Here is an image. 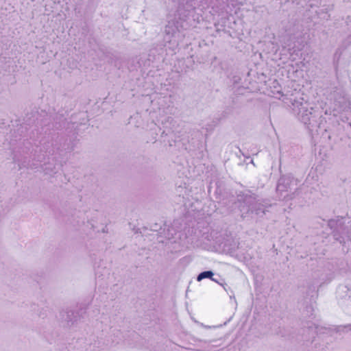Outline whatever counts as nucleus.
Wrapping results in <instances>:
<instances>
[{"label": "nucleus", "mask_w": 351, "mask_h": 351, "mask_svg": "<svg viewBox=\"0 0 351 351\" xmlns=\"http://www.w3.org/2000/svg\"><path fill=\"white\" fill-rule=\"evenodd\" d=\"M193 10L194 8L189 2H186L185 5L180 4L173 19L168 21L165 26L164 40L169 43L168 47L172 51L178 48L184 37L182 31L188 28L187 21Z\"/></svg>", "instance_id": "3"}, {"label": "nucleus", "mask_w": 351, "mask_h": 351, "mask_svg": "<svg viewBox=\"0 0 351 351\" xmlns=\"http://www.w3.org/2000/svg\"><path fill=\"white\" fill-rule=\"evenodd\" d=\"M197 342L199 343L198 346L201 348L203 351H215L217 347L214 343L217 342L216 340L213 341H205L202 339H198Z\"/></svg>", "instance_id": "8"}, {"label": "nucleus", "mask_w": 351, "mask_h": 351, "mask_svg": "<svg viewBox=\"0 0 351 351\" xmlns=\"http://www.w3.org/2000/svg\"><path fill=\"white\" fill-rule=\"evenodd\" d=\"M86 313V308L82 305L67 308L60 312V320L64 327L70 328L84 319Z\"/></svg>", "instance_id": "5"}, {"label": "nucleus", "mask_w": 351, "mask_h": 351, "mask_svg": "<svg viewBox=\"0 0 351 351\" xmlns=\"http://www.w3.org/2000/svg\"><path fill=\"white\" fill-rule=\"evenodd\" d=\"M165 228L162 231V227H160V232L158 233V242L164 243L163 238L170 240L173 238V236L176 234V230L171 226H167L165 223L164 224Z\"/></svg>", "instance_id": "7"}, {"label": "nucleus", "mask_w": 351, "mask_h": 351, "mask_svg": "<svg viewBox=\"0 0 351 351\" xmlns=\"http://www.w3.org/2000/svg\"><path fill=\"white\" fill-rule=\"evenodd\" d=\"M215 276V274L213 271L211 270H208V271H204L202 272H200L197 276V280L198 282H200L202 281L203 279H205V278H209V279H213V277Z\"/></svg>", "instance_id": "11"}, {"label": "nucleus", "mask_w": 351, "mask_h": 351, "mask_svg": "<svg viewBox=\"0 0 351 351\" xmlns=\"http://www.w3.org/2000/svg\"><path fill=\"white\" fill-rule=\"evenodd\" d=\"M158 225L157 223H155L154 226H152L151 227V229L154 231H158V232H160V230H158ZM159 227H161L160 226H159Z\"/></svg>", "instance_id": "14"}, {"label": "nucleus", "mask_w": 351, "mask_h": 351, "mask_svg": "<svg viewBox=\"0 0 351 351\" xmlns=\"http://www.w3.org/2000/svg\"><path fill=\"white\" fill-rule=\"evenodd\" d=\"M63 148H64L65 150H69V151H71V150H73V145H67V147H65V146L64 145Z\"/></svg>", "instance_id": "15"}, {"label": "nucleus", "mask_w": 351, "mask_h": 351, "mask_svg": "<svg viewBox=\"0 0 351 351\" xmlns=\"http://www.w3.org/2000/svg\"><path fill=\"white\" fill-rule=\"evenodd\" d=\"M66 119L63 116H60L59 121H56L55 127L56 129L62 128L65 124Z\"/></svg>", "instance_id": "13"}, {"label": "nucleus", "mask_w": 351, "mask_h": 351, "mask_svg": "<svg viewBox=\"0 0 351 351\" xmlns=\"http://www.w3.org/2000/svg\"><path fill=\"white\" fill-rule=\"evenodd\" d=\"M215 198L219 206L226 208V212L232 213L240 208L241 203L239 196H235L227 191L222 180H218L215 182Z\"/></svg>", "instance_id": "4"}, {"label": "nucleus", "mask_w": 351, "mask_h": 351, "mask_svg": "<svg viewBox=\"0 0 351 351\" xmlns=\"http://www.w3.org/2000/svg\"><path fill=\"white\" fill-rule=\"evenodd\" d=\"M197 237L202 241L211 242L214 248L222 251L232 256L238 258L240 255L239 243L230 238L226 230L219 226H210L204 221H199L197 225Z\"/></svg>", "instance_id": "2"}, {"label": "nucleus", "mask_w": 351, "mask_h": 351, "mask_svg": "<svg viewBox=\"0 0 351 351\" xmlns=\"http://www.w3.org/2000/svg\"><path fill=\"white\" fill-rule=\"evenodd\" d=\"M29 129L30 132L26 124L21 125L12 134L15 138L11 139L12 145H14V142L19 141L18 149L15 148L13 151V160L18 164L19 169H36L45 158V155H36V151L34 149L33 143L37 141L38 132L35 128Z\"/></svg>", "instance_id": "1"}, {"label": "nucleus", "mask_w": 351, "mask_h": 351, "mask_svg": "<svg viewBox=\"0 0 351 351\" xmlns=\"http://www.w3.org/2000/svg\"><path fill=\"white\" fill-rule=\"evenodd\" d=\"M241 77L239 76H234L232 77V90L236 95H240V88L241 87V83H240Z\"/></svg>", "instance_id": "9"}, {"label": "nucleus", "mask_w": 351, "mask_h": 351, "mask_svg": "<svg viewBox=\"0 0 351 351\" xmlns=\"http://www.w3.org/2000/svg\"><path fill=\"white\" fill-rule=\"evenodd\" d=\"M43 170L47 175H53L57 173L55 165L50 162L45 163L43 166Z\"/></svg>", "instance_id": "10"}, {"label": "nucleus", "mask_w": 351, "mask_h": 351, "mask_svg": "<svg viewBox=\"0 0 351 351\" xmlns=\"http://www.w3.org/2000/svg\"><path fill=\"white\" fill-rule=\"evenodd\" d=\"M212 184H213V182H210V185H209V186H208V192H210V189L213 187V186H212Z\"/></svg>", "instance_id": "17"}, {"label": "nucleus", "mask_w": 351, "mask_h": 351, "mask_svg": "<svg viewBox=\"0 0 351 351\" xmlns=\"http://www.w3.org/2000/svg\"><path fill=\"white\" fill-rule=\"evenodd\" d=\"M60 149V145L58 144L57 139L53 137L50 140L44 141L42 143V149L46 154V156H53L56 154Z\"/></svg>", "instance_id": "6"}, {"label": "nucleus", "mask_w": 351, "mask_h": 351, "mask_svg": "<svg viewBox=\"0 0 351 351\" xmlns=\"http://www.w3.org/2000/svg\"><path fill=\"white\" fill-rule=\"evenodd\" d=\"M211 280L217 282L219 285L223 287V289L226 291V286L227 285L224 278H223L220 275L216 274L215 277H213V279Z\"/></svg>", "instance_id": "12"}, {"label": "nucleus", "mask_w": 351, "mask_h": 351, "mask_svg": "<svg viewBox=\"0 0 351 351\" xmlns=\"http://www.w3.org/2000/svg\"><path fill=\"white\" fill-rule=\"evenodd\" d=\"M169 133V130H168L167 132H166L165 130H164L162 132V135H168V134Z\"/></svg>", "instance_id": "16"}, {"label": "nucleus", "mask_w": 351, "mask_h": 351, "mask_svg": "<svg viewBox=\"0 0 351 351\" xmlns=\"http://www.w3.org/2000/svg\"><path fill=\"white\" fill-rule=\"evenodd\" d=\"M167 121H173V119H172L171 117H169L167 118Z\"/></svg>", "instance_id": "18"}]
</instances>
